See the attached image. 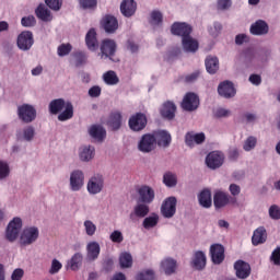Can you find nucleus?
Listing matches in <instances>:
<instances>
[{
    "label": "nucleus",
    "mask_w": 280,
    "mask_h": 280,
    "mask_svg": "<svg viewBox=\"0 0 280 280\" xmlns=\"http://www.w3.org/2000/svg\"><path fill=\"white\" fill-rule=\"evenodd\" d=\"M151 19H150V24L153 25L154 27H161L163 25V13L159 10H153L151 12Z\"/></svg>",
    "instance_id": "nucleus-41"
},
{
    "label": "nucleus",
    "mask_w": 280,
    "mask_h": 280,
    "mask_svg": "<svg viewBox=\"0 0 280 280\" xmlns=\"http://www.w3.org/2000/svg\"><path fill=\"white\" fill-rule=\"evenodd\" d=\"M199 205L205 209H209L212 205L211 190L203 189L198 196Z\"/></svg>",
    "instance_id": "nucleus-37"
},
{
    "label": "nucleus",
    "mask_w": 280,
    "mask_h": 280,
    "mask_svg": "<svg viewBox=\"0 0 280 280\" xmlns=\"http://www.w3.org/2000/svg\"><path fill=\"white\" fill-rule=\"evenodd\" d=\"M120 12L127 19L135 16L137 12V2L135 0H122L120 3Z\"/></svg>",
    "instance_id": "nucleus-25"
},
{
    "label": "nucleus",
    "mask_w": 280,
    "mask_h": 280,
    "mask_svg": "<svg viewBox=\"0 0 280 280\" xmlns=\"http://www.w3.org/2000/svg\"><path fill=\"white\" fill-rule=\"evenodd\" d=\"M46 5L54 10L55 12H58L60 8H62V0H45Z\"/></svg>",
    "instance_id": "nucleus-52"
},
{
    "label": "nucleus",
    "mask_w": 280,
    "mask_h": 280,
    "mask_svg": "<svg viewBox=\"0 0 280 280\" xmlns=\"http://www.w3.org/2000/svg\"><path fill=\"white\" fill-rule=\"evenodd\" d=\"M65 110L62 112V109ZM62 112V113H61ZM49 113L51 115H58L59 121H69L73 118V104L71 102H65V98H56L49 103Z\"/></svg>",
    "instance_id": "nucleus-1"
},
{
    "label": "nucleus",
    "mask_w": 280,
    "mask_h": 280,
    "mask_svg": "<svg viewBox=\"0 0 280 280\" xmlns=\"http://www.w3.org/2000/svg\"><path fill=\"white\" fill-rule=\"evenodd\" d=\"M39 235L40 232H38V228L36 226L24 229L20 236V246H32L38 240Z\"/></svg>",
    "instance_id": "nucleus-3"
},
{
    "label": "nucleus",
    "mask_w": 280,
    "mask_h": 280,
    "mask_svg": "<svg viewBox=\"0 0 280 280\" xmlns=\"http://www.w3.org/2000/svg\"><path fill=\"white\" fill-rule=\"evenodd\" d=\"M191 266L195 270H205L207 267V255L202 250H198L194 254Z\"/></svg>",
    "instance_id": "nucleus-28"
},
{
    "label": "nucleus",
    "mask_w": 280,
    "mask_h": 280,
    "mask_svg": "<svg viewBox=\"0 0 280 280\" xmlns=\"http://www.w3.org/2000/svg\"><path fill=\"white\" fill-rule=\"evenodd\" d=\"M83 226H84L85 233H86V235H89V237H93V235H95V232L97 231V225H95V223H93V221H91V220L84 221Z\"/></svg>",
    "instance_id": "nucleus-47"
},
{
    "label": "nucleus",
    "mask_w": 280,
    "mask_h": 280,
    "mask_svg": "<svg viewBox=\"0 0 280 280\" xmlns=\"http://www.w3.org/2000/svg\"><path fill=\"white\" fill-rule=\"evenodd\" d=\"M249 82L253 83L255 86H259V84H261V75L252 74L249 77Z\"/></svg>",
    "instance_id": "nucleus-64"
},
{
    "label": "nucleus",
    "mask_w": 280,
    "mask_h": 280,
    "mask_svg": "<svg viewBox=\"0 0 280 280\" xmlns=\"http://www.w3.org/2000/svg\"><path fill=\"white\" fill-rule=\"evenodd\" d=\"M84 259V256H82L81 253H75L71 259L68 261V266L70 270L77 271L80 270L82 267V261Z\"/></svg>",
    "instance_id": "nucleus-38"
},
{
    "label": "nucleus",
    "mask_w": 280,
    "mask_h": 280,
    "mask_svg": "<svg viewBox=\"0 0 280 280\" xmlns=\"http://www.w3.org/2000/svg\"><path fill=\"white\" fill-rule=\"evenodd\" d=\"M137 192L138 202H142L143 205H152L154 202L155 194L152 187L143 185L138 188Z\"/></svg>",
    "instance_id": "nucleus-12"
},
{
    "label": "nucleus",
    "mask_w": 280,
    "mask_h": 280,
    "mask_svg": "<svg viewBox=\"0 0 280 280\" xmlns=\"http://www.w3.org/2000/svg\"><path fill=\"white\" fill-rule=\"evenodd\" d=\"M268 240V233L266 232V228L259 226L256 229L252 236L253 246H259V244H266Z\"/></svg>",
    "instance_id": "nucleus-29"
},
{
    "label": "nucleus",
    "mask_w": 280,
    "mask_h": 280,
    "mask_svg": "<svg viewBox=\"0 0 280 280\" xmlns=\"http://www.w3.org/2000/svg\"><path fill=\"white\" fill-rule=\"evenodd\" d=\"M21 23L23 27H34V25H36V18H34V15L24 16Z\"/></svg>",
    "instance_id": "nucleus-55"
},
{
    "label": "nucleus",
    "mask_w": 280,
    "mask_h": 280,
    "mask_svg": "<svg viewBox=\"0 0 280 280\" xmlns=\"http://www.w3.org/2000/svg\"><path fill=\"white\" fill-rule=\"evenodd\" d=\"M119 264L121 268H132V255L122 253L119 257Z\"/></svg>",
    "instance_id": "nucleus-45"
},
{
    "label": "nucleus",
    "mask_w": 280,
    "mask_h": 280,
    "mask_svg": "<svg viewBox=\"0 0 280 280\" xmlns=\"http://www.w3.org/2000/svg\"><path fill=\"white\" fill-rule=\"evenodd\" d=\"M150 213V206L148 203H137L133 207V211L129 214V220L131 222H139V218H145Z\"/></svg>",
    "instance_id": "nucleus-17"
},
{
    "label": "nucleus",
    "mask_w": 280,
    "mask_h": 280,
    "mask_svg": "<svg viewBox=\"0 0 280 280\" xmlns=\"http://www.w3.org/2000/svg\"><path fill=\"white\" fill-rule=\"evenodd\" d=\"M79 5L82 10H96L97 0H79Z\"/></svg>",
    "instance_id": "nucleus-46"
},
{
    "label": "nucleus",
    "mask_w": 280,
    "mask_h": 280,
    "mask_svg": "<svg viewBox=\"0 0 280 280\" xmlns=\"http://www.w3.org/2000/svg\"><path fill=\"white\" fill-rule=\"evenodd\" d=\"M100 51L101 58L104 60L108 58V60H113V62H115V59L113 58H115V54H117V43L115 39H103L101 42Z\"/></svg>",
    "instance_id": "nucleus-2"
},
{
    "label": "nucleus",
    "mask_w": 280,
    "mask_h": 280,
    "mask_svg": "<svg viewBox=\"0 0 280 280\" xmlns=\"http://www.w3.org/2000/svg\"><path fill=\"white\" fill-rule=\"evenodd\" d=\"M113 266H115L113 258H107L103 262V268L106 270V272H110V270H113Z\"/></svg>",
    "instance_id": "nucleus-63"
},
{
    "label": "nucleus",
    "mask_w": 280,
    "mask_h": 280,
    "mask_svg": "<svg viewBox=\"0 0 280 280\" xmlns=\"http://www.w3.org/2000/svg\"><path fill=\"white\" fill-rule=\"evenodd\" d=\"M257 145V138L249 136L243 145V150L245 152H250V150H255V147Z\"/></svg>",
    "instance_id": "nucleus-49"
},
{
    "label": "nucleus",
    "mask_w": 280,
    "mask_h": 280,
    "mask_svg": "<svg viewBox=\"0 0 280 280\" xmlns=\"http://www.w3.org/2000/svg\"><path fill=\"white\" fill-rule=\"evenodd\" d=\"M102 189H104V176L101 174H96L90 178L88 182V191L92 196L101 194Z\"/></svg>",
    "instance_id": "nucleus-13"
},
{
    "label": "nucleus",
    "mask_w": 280,
    "mask_h": 280,
    "mask_svg": "<svg viewBox=\"0 0 280 280\" xmlns=\"http://www.w3.org/2000/svg\"><path fill=\"white\" fill-rule=\"evenodd\" d=\"M89 135L92 139L102 143L106 139V129L100 125H92L89 129Z\"/></svg>",
    "instance_id": "nucleus-30"
},
{
    "label": "nucleus",
    "mask_w": 280,
    "mask_h": 280,
    "mask_svg": "<svg viewBox=\"0 0 280 280\" xmlns=\"http://www.w3.org/2000/svg\"><path fill=\"white\" fill-rule=\"evenodd\" d=\"M35 14L37 19L44 21L45 23L51 21V11H49V9L43 3L36 8Z\"/></svg>",
    "instance_id": "nucleus-35"
},
{
    "label": "nucleus",
    "mask_w": 280,
    "mask_h": 280,
    "mask_svg": "<svg viewBox=\"0 0 280 280\" xmlns=\"http://www.w3.org/2000/svg\"><path fill=\"white\" fill-rule=\"evenodd\" d=\"M191 32H194V28L185 22H174L171 26V34H173V36H180L182 40L183 38L191 36Z\"/></svg>",
    "instance_id": "nucleus-7"
},
{
    "label": "nucleus",
    "mask_w": 280,
    "mask_h": 280,
    "mask_svg": "<svg viewBox=\"0 0 280 280\" xmlns=\"http://www.w3.org/2000/svg\"><path fill=\"white\" fill-rule=\"evenodd\" d=\"M198 106H200V97L194 92L186 93L180 104L183 110L194 113V110H198Z\"/></svg>",
    "instance_id": "nucleus-4"
},
{
    "label": "nucleus",
    "mask_w": 280,
    "mask_h": 280,
    "mask_svg": "<svg viewBox=\"0 0 280 280\" xmlns=\"http://www.w3.org/2000/svg\"><path fill=\"white\" fill-rule=\"evenodd\" d=\"M206 70L211 74L218 73V69H220V60H218V57H207L206 58Z\"/></svg>",
    "instance_id": "nucleus-36"
},
{
    "label": "nucleus",
    "mask_w": 280,
    "mask_h": 280,
    "mask_svg": "<svg viewBox=\"0 0 280 280\" xmlns=\"http://www.w3.org/2000/svg\"><path fill=\"white\" fill-rule=\"evenodd\" d=\"M10 176V166L5 162L0 161V180Z\"/></svg>",
    "instance_id": "nucleus-54"
},
{
    "label": "nucleus",
    "mask_w": 280,
    "mask_h": 280,
    "mask_svg": "<svg viewBox=\"0 0 280 280\" xmlns=\"http://www.w3.org/2000/svg\"><path fill=\"white\" fill-rule=\"evenodd\" d=\"M213 205L215 209H222L229 205V194L224 191H217L213 196Z\"/></svg>",
    "instance_id": "nucleus-34"
},
{
    "label": "nucleus",
    "mask_w": 280,
    "mask_h": 280,
    "mask_svg": "<svg viewBox=\"0 0 280 280\" xmlns=\"http://www.w3.org/2000/svg\"><path fill=\"white\" fill-rule=\"evenodd\" d=\"M153 136L155 137V142L158 141V145H162V148H168L170 143H172V136L165 130L156 131Z\"/></svg>",
    "instance_id": "nucleus-32"
},
{
    "label": "nucleus",
    "mask_w": 280,
    "mask_h": 280,
    "mask_svg": "<svg viewBox=\"0 0 280 280\" xmlns=\"http://www.w3.org/2000/svg\"><path fill=\"white\" fill-rule=\"evenodd\" d=\"M156 279V275L154 273V270L152 269H147L143 271H140L136 276V280H154Z\"/></svg>",
    "instance_id": "nucleus-44"
},
{
    "label": "nucleus",
    "mask_w": 280,
    "mask_h": 280,
    "mask_svg": "<svg viewBox=\"0 0 280 280\" xmlns=\"http://www.w3.org/2000/svg\"><path fill=\"white\" fill-rule=\"evenodd\" d=\"M244 58H245L246 62H253V60L255 59V50H253L252 48L245 49Z\"/></svg>",
    "instance_id": "nucleus-60"
},
{
    "label": "nucleus",
    "mask_w": 280,
    "mask_h": 280,
    "mask_svg": "<svg viewBox=\"0 0 280 280\" xmlns=\"http://www.w3.org/2000/svg\"><path fill=\"white\" fill-rule=\"evenodd\" d=\"M249 32L253 36H264L269 32L268 23H266V21L258 20L252 24Z\"/></svg>",
    "instance_id": "nucleus-27"
},
{
    "label": "nucleus",
    "mask_w": 280,
    "mask_h": 280,
    "mask_svg": "<svg viewBox=\"0 0 280 280\" xmlns=\"http://www.w3.org/2000/svg\"><path fill=\"white\" fill-rule=\"evenodd\" d=\"M62 270V262H60L58 259H52L51 266L49 269V275H58Z\"/></svg>",
    "instance_id": "nucleus-53"
},
{
    "label": "nucleus",
    "mask_w": 280,
    "mask_h": 280,
    "mask_svg": "<svg viewBox=\"0 0 280 280\" xmlns=\"http://www.w3.org/2000/svg\"><path fill=\"white\" fill-rule=\"evenodd\" d=\"M223 163L224 154L219 151H212L206 158V165L210 167V170H218V167H222Z\"/></svg>",
    "instance_id": "nucleus-14"
},
{
    "label": "nucleus",
    "mask_w": 280,
    "mask_h": 280,
    "mask_svg": "<svg viewBox=\"0 0 280 280\" xmlns=\"http://www.w3.org/2000/svg\"><path fill=\"white\" fill-rule=\"evenodd\" d=\"M100 253H102V247H100V243L96 241H91L86 245V257L89 261H95L100 257Z\"/></svg>",
    "instance_id": "nucleus-26"
},
{
    "label": "nucleus",
    "mask_w": 280,
    "mask_h": 280,
    "mask_svg": "<svg viewBox=\"0 0 280 280\" xmlns=\"http://www.w3.org/2000/svg\"><path fill=\"white\" fill-rule=\"evenodd\" d=\"M81 161L89 162L95 156V148L94 147H83L79 154Z\"/></svg>",
    "instance_id": "nucleus-40"
},
{
    "label": "nucleus",
    "mask_w": 280,
    "mask_h": 280,
    "mask_svg": "<svg viewBox=\"0 0 280 280\" xmlns=\"http://www.w3.org/2000/svg\"><path fill=\"white\" fill-rule=\"evenodd\" d=\"M122 121H124V116L121 115V112L114 110V112H110V114L108 115L106 120V126L115 132L119 130V128H121Z\"/></svg>",
    "instance_id": "nucleus-16"
},
{
    "label": "nucleus",
    "mask_w": 280,
    "mask_h": 280,
    "mask_svg": "<svg viewBox=\"0 0 280 280\" xmlns=\"http://www.w3.org/2000/svg\"><path fill=\"white\" fill-rule=\"evenodd\" d=\"M34 135H36L34 127L28 126V127L24 128L23 137H24L25 141H32V139H34Z\"/></svg>",
    "instance_id": "nucleus-56"
},
{
    "label": "nucleus",
    "mask_w": 280,
    "mask_h": 280,
    "mask_svg": "<svg viewBox=\"0 0 280 280\" xmlns=\"http://www.w3.org/2000/svg\"><path fill=\"white\" fill-rule=\"evenodd\" d=\"M109 240H110L114 244H121V242H124V234L121 233V231L115 230V231L112 232V234L109 235Z\"/></svg>",
    "instance_id": "nucleus-51"
},
{
    "label": "nucleus",
    "mask_w": 280,
    "mask_h": 280,
    "mask_svg": "<svg viewBox=\"0 0 280 280\" xmlns=\"http://www.w3.org/2000/svg\"><path fill=\"white\" fill-rule=\"evenodd\" d=\"M73 56L77 67H82V65H86L88 57L85 52L77 51L73 54Z\"/></svg>",
    "instance_id": "nucleus-50"
},
{
    "label": "nucleus",
    "mask_w": 280,
    "mask_h": 280,
    "mask_svg": "<svg viewBox=\"0 0 280 280\" xmlns=\"http://www.w3.org/2000/svg\"><path fill=\"white\" fill-rule=\"evenodd\" d=\"M18 116L24 124H32L36 119V108L30 104H23L18 107Z\"/></svg>",
    "instance_id": "nucleus-5"
},
{
    "label": "nucleus",
    "mask_w": 280,
    "mask_h": 280,
    "mask_svg": "<svg viewBox=\"0 0 280 280\" xmlns=\"http://www.w3.org/2000/svg\"><path fill=\"white\" fill-rule=\"evenodd\" d=\"M19 49L30 51L34 45V34L30 31H23L16 40Z\"/></svg>",
    "instance_id": "nucleus-10"
},
{
    "label": "nucleus",
    "mask_w": 280,
    "mask_h": 280,
    "mask_svg": "<svg viewBox=\"0 0 280 280\" xmlns=\"http://www.w3.org/2000/svg\"><path fill=\"white\" fill-rule=\"evenodd\" d=\"M84 187V173L82 171H73L70 175V188L72 191H80Z\"/></svg>",
    "instance_id": "nucleus-20"
},
{
    "label": "nucleus",
    "mask_w": 280,
    "mask_h": 280,
    "mask_svg": "<svg viewBox=\"0 0 280 280\" xmlns=\"http://www.w3.org/2000/svg\"><path fill=\"white\" fill-rule=\"evenodd\" d=\"M218 93L221 97H224L225 100H231V97L237 94V91L235 90V85H233V82L223 81L218 86Z\"/></svg>",
    "instance_id": "nucleus-18"
},
{
    "label": "nucleus",
    "mask_w": 280,
    "mask_h": 280,
    "mask_svg": "<svg viewBox=\"0 0 280 280\" xmlns=\"http://www.w3.org/2000/svg\"><path fill=\"white\" fill-rule=\"evenodd\" d=\"M23 275H25V271H23L21 268H18L12 272L11 280H21L23 279Z\"/></svg>",
    "instance_id": "nucleus-62"
},
{
    "label": "nucleus",
    "mask_w": 280,
    "mask_h": 280,
    "mask_svg": "<svg viewBox=\"0 0 280 280\" xmlns=\"http://www.w3.org/2000/svg\"><path fill=\"white\" fill-rule=\"evenodd\" d=\"M269 217L271 220H280V208L277 205H272L269 208Z\"/></svg>",
    "instance_id": "nucleus-57"
},
{
    "label": "nucleus",
    "mask_w": 280,
    "mask_h": 280,
    "mask_svg": "<svg viewBox=\"0 0 280 280\" xmlns=\"http://www.w3.org/2000/svg\"><path fill=\"white\" fill-rule=\"evenodd\" d=\"M148 126V116L143 113H137L129 118V128L133 132H141Z\"/></svg>",
    "instance_id": "nucleus-6"
},
{
    "label": "nucleus",
    "mask_w": 280,
    "mask_h": 280,
    "mask_svg": "<svg viewBox=\"0 0 280 280\" xmlns=\"http://www.w3.org/2000/svg\"><path fill=\"white\" fill-rule=\"evenodd\" d=\"M182 46L184 50L190 54H196V51H198L199 44L198 40L189 35L188 37L182 39Z\"/></svg>",
    "instance_id": "nucleus-33"
},
{
    "label": "nucleus",
    "mask_w": 280,
    "mask_h": 280,
    "mask_svg": "<svg viewBox=\"0 0 280 280\" xmlns=\"http://www.w3.org/2000/svg\"><path fill=\"white\" fill-rule=\"evenodd\" d=\"M270 259L275 264V266H280V247H277L272 252Z\"/></svg>",
    "instance_id": "nucleus-58"
},
{
    "label": "nucleus",
    "mask_w": 280,
    "mask_h": 280,
    "mask_svg": "<svg viewBox=\"0 0 280 280\" xmlns=\"http://www.w3.org/2000/svg\"><path fill=\"white\" fill-rule=\"evenodd\" d=\"M234 270L237 279H248L250 277V265L244 260H237L234 264Z\"/></svg>",
    "instance_id": "nucleus-23"
},
{
    "label": "nucleus",
    "mask_w": 280,
    "mask_h": 280,
    "mask_svg": "<svg viewBox=\"0 0 280 280\" xmlns=\"http://www.w3.org/2000/svg\"><path fill=\"white\" fill-rule=\"evenodd\" d=\"M210 257L215 266H220L224 261V247L222 244H212L210 246Z\"/></svg>",
    "instance_id": "nucleus-22"
},
{
    "label": "nucleus",
    "mask_w": 280,
    "mask_h": 280,
    "mask_svg": "<svg viewBox=\"0 0 280 280\" xmlns=\"http://www.w3.org/2000/svg\"><path fill=\"white\" fill-rule=\"evenodd\" d=\"M90 97H100L102 95V88L94 85L89 90Z\"/></svg>",
    "instance_id": "nucleus-59"
},
{
    "label": "nucleus",
    "mask_w": 280,
    "mask_h": 280,
    "mask_svg": "<svg viewBox=\"0 0 280 280\" xmlns=\"http://www.w3.org/2000/svg\"><path fill=\"white\" fill-rule=\"evenodd\" d=\"M178 200L176 197H168L166 198L161 206V214L163 218L171 219L173 215H176V205Z\"/></svg>",
    "instance_id": "nucleus-9"
},
{
    "label": "nucleus",
    "mask_w": 280,
    "mask_h": 280,
    "mask_svg": "<svg viewBox=\"0 0 280 280\" xmlns=\"http://www.w3.org/2000/svg\"><path fill=\"white\" fill-rule=\"evenodd\" d=\"M176 104L172 101H166L162 104V107L160 108V115L163 117V119H167L168 121H172L174 117H176Z\"/></svg>",
    "instance_id": "nucleus-19"
},
{
    "label": "nucleus",
    "mask_w": 280,
    "mask_h": 280,
    "mask_svg": "<svg viewBox=\"0 0 280 280\" xmlns=\"http://www.w3.org/2000/svg\"><path fill=\"white\" fill-rule=\"evenodd\" d=\"M101 26L107 34H115L119 27V22L113 15H105L101 21Z\"/></svg>",
    "instance_id": "nucleus-21"
},
{
    "label": "nucleus",
    "mask_w": 280,
    "mask_h": 280,
    "mask_svg": "<svg viewBox=\"0 0 280 280\" xmlns=\"http://www.w3.org/2000/svg\"><path fill=\"white\" fill-rule=\"evenodd\" d=\"M103 80L105 84H108V86H115V84H119V77H117V73L113 70H109L103 74Z\"/></svg>",
    "instance_id": "nucleus-39"
},
{
    "label": "nucleus",
    "mask_w": 280,
    "mask_h": 280,
    "mask_svg": "<svg viewBox=\"0 0 280 280\" xmlns=\"http://www.w3.org/2000/svg\"><path fill=\"white\" fill-rule=\"evenodd\" d=\"M85 45L90 51H97L100 42L97 40V32L95 28H90L85 35Z\"/></svg>",
    "instance_id": "nucleus-24"
},
{
    "label": "nucleus",
    "mask_w": 280,
    "mask_h": 280,
    "mask_svg": "<svg viewBox=\"0 0 280 280\" xmlns=\"http://www.w3.org/2000/svg\"><path fill=\"white\" fill-rule=\"evenodd\" d=\"M156 148V137L152 133L143 135L138 143V150L148 154Z\"/></svg>",
    "instance_id": "nucleus-8"
},
{
    "label": "nucleus",
    "mask_w": 280,
    "mask_h": 280,
    "mask_svg": "<svg viewBox=\"0 0 280 280\" xmlns=\"http://www.w3.org/2000/svg\"><path fill=\"white\" fill-rule=\"evenodd\" d=\"M72 49H73V46H71V44H61L57 48V54L62 58L65 56H69Z\"/></svg>",
    "instance_id": "nucleus-48"
},
{
    "label": "nucleus",
    "mask_w": 280,
    "mask_h": 280,
    "mask_svg": "<svg viewBox=\"0 0 280 280\" xmlns=\"http://www.w3.org/2000/svg\"><path fill=\"white\" fill-rule=\"evenodd\" d=\"M178 264L176 262V259L174 258H165L161 261V268L164 271V273L170 277L176 272Z\"/></svg>",
    "instance_id": "nucleus-31"
},
{
    "label": "nucleus",
    "mask_w": 280,
    "mask_h": 280,
    "mask_svg": "<svg viewBox=\"0 0 280 280\" xmlns=\"http://www.w3.org/2000/svg\"><path fill=\"white\" fill-rule=\"evenodd\" d=\"M198 78H200V71L199 70L186 75L185 77V82H188V83L196 82L198 80Z\"/></svg>",
    "instance_id": "nucleus-61"
},
{
    "label": "nucleus",
    "mask_w": 280,
    "mask_h": 280,
    "mask_svg": "<svg viewBox=\"0 0 280 280\" xmlns=\"http://www.w3.org/2000/svg\"><path fill=\"white\" fill-rule=\"evenodd\" d=\"M163 183L166 187H176V185H178V178L176 174L166 172L163 176Z\"/></svg>",
    "instance_id": "nucleus-42"
},
{
    "label": "nucleus",
    "mask_w": 280,
    "mask_h": 280,
    "mask_svg": "<svg viewBox=\"0 0 280 280\" xmlns=\"http://www.w3.org/2000/svg\"><path fill=\"white\" fill-rule=\"evenodd\" d=\"M23 228V221L21 218L16 217L14 218L7 228V234L5 237L9 242H14L16 237H19V233L21 232V229Z\"/></svg>",
    "instance_id": "nucleus-11"
},
{
    "label": "nucleus",
    "mask_w": 280,
    "mask_h": 280,
    "mask_svg": "<svg viewBox=\"0 0 280 280\" xmlns=\"http://www.w3.org/2000/svg\"><path fill=\"white\" fill-rule=\"evenodd\" d=\"M207 141V136L205 132L196 133L194 131H188L185 135V143L188 148H195L196 145H202Z\"/></svg>",
    "instance_id": "nucleus-15"
},
{
    "label": "nucleus",
    "mask_w": 280,
    "mask_h": 280,
    "mask_svg": "<svg viewBox=\"0 0 280 280\" xmlns=\"http://www.w3.org/2000/svg\"><path fill=\"white\" fill-rule=\"evenodd\" d=\"M156 224H159V214H153L151 217H147L142 222V226L147 231H149V229H154V226H156Z\"/></svg>",
    "instance_id": "nucleus-43"
}]
</instances>
